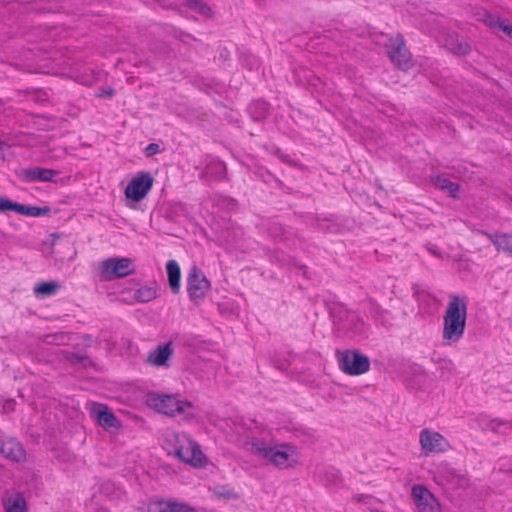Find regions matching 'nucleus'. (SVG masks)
<instances>
[{
	"label": "nucleus",
	"mask_w": 512,
	"mask_h": 512,
	"mask_svg": "<svg viewBox=\"0 0 512 512\" xmlns=\"http://www.w3.org/2000/svg\"><path fill=\"white\" fill-rule=\"evenodd\" d=\"M466 319V299L456 294L451 295L443 317V339L457 342L464 334Z\"/></svg>",
	"instance_id": "1"
},
{
	"label": "nucleus",
	"mask_w": 512,
	"mask_h": 512,
	"mask_svg": "<svg viewBox=\"0 0 512 512\" xmlns=\"http://www.w3.org/2000/svg\"><path fill=\"white\" fill-rule=\"evenodd\" d=\"M149 405L159 413L171 417L181 416L185 420H191L196 416L193 403L179 395L153 394L149 397Z\"/></svg>",
	"instance_id": "2"
},
{
	"label": "nucleus",
	"mask_w": 512,
	"mask_h": 512,
	"mask_svg": "<svg viewBox=\"0 0 512 512\" xmlns=\"http://www.w3.org/2000/svg\"><path fill=\"white\" fill-rule=\"evenodd\" d=\"M175 440V456L178 459L194 467L203 466L206 462V457L196 441L185 433L175 434Z\"/></svg>",
	"instance_id": "3"
},
{
	"label": "nucleus",
	"mask_w": 512,
	"mask_h": 512,
	"mask_svg": "<svg viewBox=\"0 0 512 512\" xmlns=\"http://www.w3.org/2000/svg\"><path fill=\"white\" fill-rule=\"evenodd\" d=\"M252 452L257 454L263 459L268 460L271 464L279 468H287L292 466L289 463L291 455L294 450L291 447L283 446H269L262 440H257L252 443Z\"/></svg>",
	"instance_id": "4"
},
{
	"label": "nucleus",
	"mask_w": 512,
	"mask_h": 512,
	"mask_svg": "<svg viewBox=\"0 0 512 512\" xmlns=\"http://www.w3.org/2000/svg\"><path fill=\"white\" fill-rule=\"evenodd\" d=\"M99 270L104 280L123 278L135 272L132 260L129 258H109L101 262Z\"/></svg>",
	"instance_id": "5"
},
{
	"label": "nucleus",
	"mask_w": 512,
	"mask_h": 512,
	"mask_svg": "<svg viewBox=\"0 0 512 512\" xmlns=\"http://www.w3.org/2000/svg\"><path fill=\"white\" fill-rule=\"evenodd\" d=\"M386 48L389 58L399 69L406 71L411 67L412 56L401 35L390 38Z\"/></svg>",
	"instance_id": "6"
},
{
	"label": "nucleus",
	"mask_w": 512,
	"mask_h": 512,
	"mask_svg": "<svg viewBox=\"0 0 512 512\" xmlns=\"http://www.w3.org/2000/svg\"><path fill=\"white\" fill-rule=\"evenodd\" d=\"M339 366L348 375H361L369 370L370 361L364 354L348 350L339 359Z\"/></svg>",
	"instance_id": "7"
},
{
	"label": "nucleus",
	"mask_w": 512,
	"mask_h": 512,
	"mask_svg": "<svg viewBox=\"0 0 512 512\" xmlns=\"http://www.w3.org/2000/svg\"><path fill=\"white\" fill-rule=\"evenodd\" d=\"M186 282L188 295L195 302L203 299L210 289V282L197 266L191 267Z\"/></svg>",
	"instance_id": "8"
},
{
	"label": "nucleus",
	"mask_w": 512,
	"mask_h": 512,
	"mask_svg": "<svg viewBox=\"0 0 512 512\" xmlns=\"http://www.w3.org/2000/svg\"><path fill=\"white\" fill-rule=\"evenodd\" d=\"M154 179L149 172H140L128 183L125 196L135 202L145 198L153 186Z\"/></svg>",
	"instance_id": "9"
},
{
	"label": "nucleus",
	"mask_w": 512,
	"mask_h": 512,
	"mask_svg": "<svg viewBox=\"0 0 512 512\" xmlns=\"http://www.w3.org/2000/svg\"><path fill=\"white\" fill-rule=\"evenodd\" d=\"M421 449L425 455L441 453L447 450L449 444L439 432L423 429L419 437Z\"/></svg>",
	"instance_id": "10"
},
{
	"label": "nucleus",
	"mask_w": 512,
	"mask_h": 512,
	"mask_svg": "<svg viewBox=\"0 0 512 512\" xmlns=\"http://www.w3.org/2000/svg\"><path fill=\"white\" fill-rule=\"evenodd\" d=\"M412 495L419 512H441L439 502L424 486L414 485Z\"/></svg>",
	"instance_id": "11"
},
{
	"label": "nucleus",
	"mask_w": 512,
	"mask_h": 512,
	"mask_svg": "<svg viewBox=\"0 0 512 512\" xmlns=\"http://www.w3.org/2000/svg\"><path fill=\"white\" fill-rule=\"evenodd\" d=\"M89 413L91 418L96 420L105 430L119 428L121 426L120 421L114 413L104 404L93 403Z\"/></svg>",
	"instance_id": "12"
},
{
	"label": "nucleus",
	"mask_w": 512,
	"mask_h": 512,
	"mask_svg": "<svg viewBox=\"0 0 512 512\" xmlns=\"http://www.w3.org/2000/svg\"><path fill=\"white\" fill-rule=\"evenodd\" d=\"M59 171L43 167H31L22 171V177L28 182H52Z\"/></svg>",
	"instance_id": "13"
},
{
	"label": "nucleus",
	"mask_w": 512,
	"mask_h": 512,
	"mask_svg": "<svg viewBox=\"0 0 512 512\" xmlns=\"http://www.w3.org/2000/svg\"><path fill=\"white\" fill-rule=\"evenodd\" d=\"M173 354L172 343L158 345L154 350L150 351L147 356V363L156 367L164 366Z\"/></svg>",
	"instance_id": "14"
},
{
	"label": "nucleus",
	"mask_w": 512,
	"mask_h": 512,
	"mask_svg": "<svg viewBox=\"0 0 512 512\" xmlns=\"http://www.w3.org/2000/svg\"><path fill=\"white\" fill-rule=\"evenodd\" d=\"M0 453L6 458L14 462H20L25 458V451L22 445L13 438L2 442Z\"/></svg>",
	"instance_id": "15"
},
{
	"label": "nucleus",
	"mask_w": 512,
	"mask_h": 512,
	"mask_svg": "<svg viewBox=\"0 0 512 512\" xmlns=\"http://www.w3.org/2000/svg\"><path fill=\"white\" fill-rule=\"evenodd\" d=\"M445 46L449 51L458 56L467 55L471 51L469 43L461 39L456 33L447 34Z\"/></svg>",
	"instance_id": "16"
},
{
	"label": "nucleus",
	"mask_w": 512,
	"mask_h": 512,
	"mask_svg": "<svg viewBox=\"0 0 512 512\" xmlns=\"http://www.w3.org/2000/svg\"><path fill=\"white\" fill-rule=\"evenodd\" d=\"M168 283L172 293L177 294L180 291L181 270L175 260H169L166 264Z\"/></svg>",
	"instance_id": "17"
},
{
	"label": "nucleus",
	"mask_w": 512,
	"mask_h": 512,
	"mask_svg": "<svg viewBox=\"0 0 512 512\" xmlns=\"http://www.w3.org/2000/svg\"><path fill=\"white\" fill-rule=\"evenodd\" d=\"M485 235L496 246L497 250L512 255V234H490L485 232Z\"/></svg>",
	"instance_id": "18"
},
{
	"label": "nucleus",
	"mask_w": 512,
	"mask_h": 512,
	"mask_svg": "<svg viewBox=\"0 0 512 512\" xmlns=\"http://www.w3.org/2000/svg\"><path fill=\"white\" fill-rule=\"evenodd\" d=\"M433 183L437 188L446 191L449 194V196L453 198L457 197L460 188L459 184L450 181L448 178L444 176H436L435 178H433Z\"/></svg>",
	"instance_id": "19"
},
{
	"label": "nucleus",
	"mask_w": 512,
	"mask_h": 512,
	"mask_svg": "<svg viewBox=\"0 0 512 512\" xmlns=\"http://www.w3.org/2000/svg\"><path fill=\"white\" fill-rule=\"evenodd\" d=\"M248 111L255 121H261L267 117L269 107L265 101L258 100L249 105Z\"/></svg>",
	"instance_id": "20"
},
{
	"label": "nucleus",
	"mask_w": 512,
	"mask_h": 512,
	"mask_svg": "<svg viewBox=\"0 0 512 512\" xmlns=\"http://www.w3.org/2000/svg\"><path fill=\"white\" fill-rule=\"evenodd\" d=\"M6 512H27L26 502L22 495L9 497L4 502Z\"/></svg>",
	"instance_id": "21"
},
{
	"label": "nucleus",
	"mask_w": 512,
	"mask_h": 512,
	"mask_svg": "<svg viewBox=\"0 0 512 512\" xmlns=\"http://www.w3.org/2000/svg\"><path fill=\"white\" fill-rule=\"evenodd\" d=\"M176 501L156 500L150 503L148 512H174Z\"/></svg>",
	"instance_id": "22"
},
{
	"label": "nucleus",
	"mask_w": 512,
	"mask_h": 512,
	"mask_svg": "<svg viewBox=\"0 0 512 512\" xmlns=\"http://www.w3.org/2000/svg\"><path fill=\"white\" fill-rule=\"evenodd\" d=\"M157 296V291L154 288L144 286L136 290L135 292V299L138 302L146 303L153 299H155Z\"/></svg>",
	"instance_id": "23"
},
{
	"label": "nucleus",
	"mask_w": 512,
	"mask_h": 512,
	"mask_svg": "<svg viewBox=\"0 0 512 512\" xmlns=\"http://www.w3.org/2000/svg\"><path fill=\"white\" fill-rule=\"evenodd\" d=\"M58 287L55 282H42L35 286L34 293L37 296H50L56 293Z\"/></svg>",
	"instance_id": "24"
},
{
	"label": "nucleus",
	"mask_w": 512,
	"mask_h": 512,
	"mask_svg": "<svg viewBox=\"0 0 512 512\" xmlns=\"http://www.w3.org/2000/svg\"><path fill=\"white\" fill-rule=\"evenodd\" d=\"M185 5L204 16H211V8L202 0H186Z\"/></svg>",
	"instance_id": "25"
},
{
	"label": "nucleus",
	"mask_w": 512,
	"mask_h": 512,
	"mask_svg": "<svg viewBox=\"0 0 512 512\" xmlns=\"http://www.w3.org/2000/svg\"><path fill=\"white\" fill-rule=\"evenodd\" d=\"M508 425L510 423L505 419L493 418L485 423V429L495 434H504L502 428Z\"/></svg>",
	"instance_id": "26"
},
{
	"label": "nucleus",
	"mask_w": 512,
	"mask_h": 512,
	"mask_svg": "<svg viewBox=\"0 0 512 512\" xmlns=\"http://www.w3.org/2000/svg\"><path fill=\"white\" fill-rule=\"evenodd\" d=\"M69 340L70 337L66 333H54L45 336V341L54 345H65Z\"/></svg>",
	"instance_id": "27"
},
{
	"label": "nucleus",
	"mask_w": 512,
	"mask_h": 512,
	"mask_svg": "<svg viewBox=\"0 0 512 512\" xmlns=\"http://www.w3.org/2000/svg\"><path fill=\"white\" fill-rule=\"evenodd\" d=\"M49 213H50L49 207H37V206H29L28 205L26 216L39 217V216L48 215Z\"/></svg>",
	"instance_id": "28"
},
{
	"label": "nucleus",
	"mask_w": 512,
	"mask_h": 512,
	"mask_svg": "<svg viewBox=\"0 0 512 512\" xmlns=\"http://www.w3.org/2000/svg\"><path fill=\"white\" fill-rule=\"evenodd\" d=\"M484 22L490 27H498L499 29H501V25L504 24L505 21H502L500 17L496 15L487 13L485 15Z\"/></svg>",
	"instance_id": "29"
},
{
	"label": "nucleus",
	"mask_w": 512,
	"mask_h": 512,
	"mask_svg": "<svg viewBox=\"0 0 512 512\" xmlns=\"http://www.w3.org/2000/svg\"><path fill=\"white\" fill-rule=\"evenodd\" d=\"M12 202L13 201L10 199L0 196V212L5 213L7 211H11Z\"/></svg>",
	"instance_id": "30"
},
{
	"label": "nucleus",
	"mask_w": 512,
	"mask_h": 512,
	"mask_svg": "<svg viewBox=\"0 0 512 512\" xmlns=\"http://www.w3.org/2000/svg\"><path fill=\"white\" fill-rule=\"evenodd\" d=\"M160 152V146L157 143H150L145 148V155L151 157Z\"/></svg>",
	"instance_id": "31"
},
{
	"label": "nucleus",
	"mask_w": 512,
	"mask_h": 512,
	"mask_svg": "<svg viewBox=\"0 0 512 512\" xmlns=\"http://www.w3.org/2000/svg\"><path fill=\"white\" fill-rule=\"evenodd\" d=\"M174 512H197L195 508L188 506L184 503L175 502Z\"/></svg>",
	"instance_id": "32"
},
{
	"label": "nucleus",
	"mask_w": 512,
	"mask_h": 512,
	"mask_svg": "<svg viewBox=\"0 0 512 512\" xmlns=\"http://www.w3.org/2000/svg\"><path fill=\"white\" fill-rule=\"evenodd\" d=\"M27 207H28V205L20 204V203H17V202H12L11 211H14V212H16L18 214H21V215H26L27 214Z\"/></svg>",
	"instance_id": "33"
},
{
	"label": "nucleus",
	"mask_w": 512,
	"mask_h": 512,
	"mask_svg": "<svg viewBox=\"0 0 512 512\" xmlns=\"http://www.w3.org/2000/svg\"><path fill=\"white\" fill-rule=\"evenodd\" d=\"M211 167L215 170L217 173V178H221L224 171H225V165L224 163L220 161H214L211 165Z\"/></svg>",
	"instance_id": "34"
},
{
	"label": "nucleus",
	"mask_w": 512,
	"mask_h": 512,
	"mask_svg": "<svg viewBox=\"0 0 512 512\" xmlns=\"http://www.w3.org/2000/svg\"><path fill=\"white\" fill-rule=\"evenodd\" d=\"M16 402L13 399H8L3 404V410L7 413L14 411Z\"/></svg>",
	"instance_id": "35"
},
{
	"label": "nucleus",
	"mask_w": 512,
	"mask_h": 512,
	"mask_svg": "<svg viewBox=\"0 0 512 512\" xmlns=\"http://www.w3.org/2000/svg\"><path fill=\"white\" fill-rule=\"evenodd\" d=\"M501 30L505 32L510 39H512V25L504 22V24L501 25Z\"/></svg>",
	"instance_id": "36"
},
{
	"label": "nucleus",
	"mask_w": 512,
	"mask_h": 512,
	"mask_svg": "<svg viewBox=\"0 0 512 512\" xmlns=\"http://www.w3.org/2000/svg\"><path fill=\"white\" fill-rule=\"evenodd\" d=\"M114 94V91L112 89L103 92L100 96H112Z\"/></svg>",
	"instance_id": "37"
},
{
	"label": "nucleus",
	"mask_w": 512,
	"mask_h": 512,
	"mask_svg": "<svg viewBox=\"0 0 512 512\" xmlns=\"http://www.w3.org/2000/svg\"><path fill=\"white\" fill-rule=\"evenodd\" d=\"M208 174V171L203 172L202 177H206Z\"/></svg>",
	"instance_id": "38"
},
{
	"label": "nucleus",
	"mask_w": 512,
	"mask_h": 512,
	"mask_svg": "<svg viewBox=\"0 0 512 512\" xmlns=\"http://www.w3.org/2000/svg\"><path fill=\"white\" fill-rule=\"evenodd\" d=\"M3 142L0 140V150L2 149Z\"/></svg>",
	"instance_id": "39"
},
{
	"label": "nucleus",
	"mask_w": 512,
	"mask_h": 512,
	"mask_svg": "<svg viewBox=\"0 0 512 512\" xmlns=\"http://www.w3.org/2000/svg\"><path fill=\"white\" fill-rule=\"evenodd\" d=\"M511 428H512V424H511Z\"/></svg>",
	"instance_id": "40"
}]
</instances>
